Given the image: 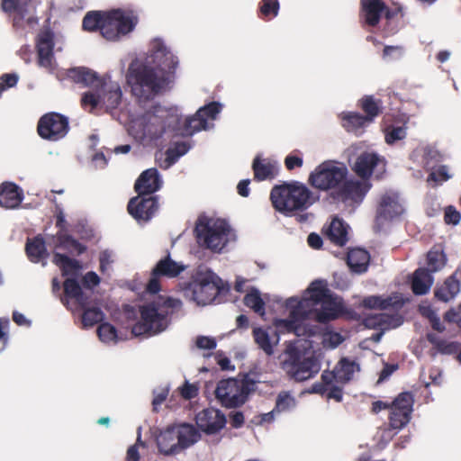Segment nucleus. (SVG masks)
<instances>
[{"mask_svg": "<svg viewBox=\"0 0 461 461\" xmlns=\"http://www.w3.org/2000/svg\"><path fill=\"white\" fill-rule=\"evenodd\" d=\"M179 123L178 111L159 104L148 109L130 113L128 132L136 140L150 144L172 137Z\"/></svg>", "mask_w": 461, "mask_h": 461, "instance_id": "1", "label": "nucleus"}, {"mask_svg": "<svg viewBox=\"0 0 461 461\" xmlns=\"http://www.w3.org/2000/svg\"><path fill=\"white\" fill-rule=\"evenodd\" d=\"M68 76L77 83H81L91 89L82 95L83 107L89 112L97 107L116 108L121 103L122 93L118 82L105 75L99 77L95 71L77 68L68 70Z\"/></svg>", "mask_w": 461, "mask_h": 461, "instance_id": "2", "label": "nucleus"}, {"mask_svg": "<svg viewBox=\"0 0 461 461\" xmlns=\"http://www.w3.org/2000/svg\"><path fill=\"white\" fill-rule=\"evenodd\" d=\"M126 80L133 96L140 103H145L160 94L167 86L164 73L156 68L134 59L129 66Z\"/></svg>", "mask_w": 461, "mask_h": 461, "instance_id": "3", "label": "nucleus"}, {"mask_svg": "<svg viewBox=\"0 0 461 461\" xmlns=\"http://www.w3.org/2000/svg\"><path fill=\"white\" fill-rule=\"evenodd\" d=\"M180 304L181 302L177 299L158 296L156 300L141 305L140 320L132 326V335L149 337L163 331L167 328V310Z\"/></svg>", "mask_w": 461, "mask_h": 461, "instance_id": "4", "label": "nucleus"}, {"mask_svg": "<svg viewBox=\"0 0 461 461\" xmlns=\"http://www.w3.org/2000/svg\"><path fill=\"white\" fill-rule=\"evenodd\" d=\"M270 199L274 208L284 214L305 210L316 201V197L308 187L299 182L273 187Z\"/></svg>", "mask_w": 461, "mask_h": 461, "instance_id": "5", "label": "nucleus"}, {"mask_svg": "<svg viewBox=\"0 0 461 461\" xmlns=\"http://www.w3.org/2000/svg\"><path fill=\"white\" fill-rule=\"evenodd\" d=\"M294 303L298 306H302V310H305L309 316L312 312V308L321 304V309L315 313L316 321L321 323H327L338 317L333 295L327 287L326 283L321 280L312 282L306 290L305 296L299 301L295 299Z\"/></svg>", "mask_w": 461, "mask_h": 461, "instance_id": "6", "label": "nucleus"}, {"mask_svg": "<svg viewBox=\"0 0 461 461\" xmlns=\"http://www.w3.org/2000/svg\"><path fill=\"white\" fill-rule=\"evenodd\" d=\"M221 278L212 270L200 266L192 275L191 280L183 284L185 296L198 305L214 302L220 293Z\"/></svg>", "mask_w": 461, "mask_h": 461, "instance_id": "7", "label": "nucleus"}, {"mask_svg": "<svg viewBox=\"0 0 461 461\" xmlns=\"http://www.w3.org/2000/svg\"><path fill=\"white\" fill-rule=\"evenodd\" d=\"M285 358L281 362L282 369L296 382H303L316 375L321 365L314 356H306L295 342H289L284 351Z\"/></svg>", "mask_w": 461, "mask_h": 461, "instance_id": "8", "label": "nucleus"}, {"mask_svg": "<svg viewBox=\"0 0 461 461\" xmlns=\"http://www.w3.org/2000/svg\"><path fill=\"white\" fill-rule=\"evenodd\" d=\"M256 388V381L249 375H240L237 378L219 381L215 397L225 408H238L248 401L249 394L254 393Z\"/></svg>", "mask_w": 461, "mask_h": 461, "instance_id": "9", "label": "nucleus"}, {"mask_svg": "<svg viewBox=\"0 0 461 461\" xmlns=\"http://www.w3.org/2000/svg\"><path fill=\"white\" fill-rule=\"evenodd\" d=\"M138 18L132 11L114 9L104 12L101 34L108 41H118L132 32Z\"/></svg>", "mask_w": 461, "mask_h": 461, "instance_id": "10", "label": "nucleus"}, {"mask_svg": "<svg viewBox=\"0 0 461 461\" xmlns=\"http://www.w3.org/2000/svg\"><path fill=\"white\" fill-rule=\"evenodd\" d=\"M347 173V167L342 165L324 162L311 174L310 181L313 186L322 190L332 189L338 195Z\"/></svg>", "mask_w": 461, "mask_h": 461, "instance_id": "11", "label": "nucleus"}, {"mask_svg": "<svg viewBox=\"0 0 461 461\" xmlns=\"http://www.w3.org/2000/svg\"><path fill=\"white\" fill-rule=\"evenodd\" d=\"M295 302V298H290L287 300L286 305L291 308L289 316L287 319H280L276 321V325L277 328L286 330L287 332H293L296 336H306L312 337L315 335V327L308 326L304 321L309 318L305 310H302V306H298Z\"/></svg>", "mask_w": 461, "mask_h": 461, "instance_id": "12", "label": "nucleus"}, {"mask_svg": "<svg viewBox=\"0 0 461 461\" xmlns=\"http://www.w3.org/2000/svg\"><path fill=\"white\" fill-rule=\"evenodd\" d=\"M141 61L156 68L164 75L173 72L178 63L177 58L166 46L164 41L158 38L150 41L149 54Z\"/></svg>", "mask_w": 461, "mask_h": 461, "instance_id": "13", "label": "nucleus"}, {"mask_svg": "<svg viewBox=\"0 0 461 461\" xmlns=\"http://www.w3.org/2000/svg\"><path fill=\"white\" fill-rule=\"evenodd\" d=\"M404 211L403 201L400 195L395 192H386L381 197L375 222L379 228L389 227L390 222L399 219Z\"/></svg>", "mask_w": 461, "mask_h": 461, "instance_id": "14", "label": "nucleus"}, {"mask_svg": "<svg viewBox=\"0 0 461 461\" xmlns=\"http://www.w3.org/2000/svg\"><path fill=\"white\" fill-rule=\"evenodd\" d=\"M413 403V395L410 392L399 393L398 396L391 402L388 417L391 429L400 430L410 422Z\"/></svg>", "mask_w": 461, "mask_h": 461, "instance_id": "15", "label": "nucleus"}, {"mask_svg": "<svg viewBox=\"0 0 461 461\" xmlns=\"http://www.w3.org/2000/svg\"><path fill=\"white\" fill-rule=\"evenodd\" d=\"M221 109V105L215 102L200 108L194 116L186 118L182 130L176 127V134L193 135L199 131L208 130L212 125L210 121L216 118Z\"/></svg>", "mask_w": 461, "mask_h": 461, "instance_id": "16", "label": "nucleus"}, {"mask_svg": "<svg viewBox=\"0 0 461 461\" xmlns=\"http://www.w3.org/2000/svg\"><path fill=\"white\" fill-rule=\"evenodd\" d=\"M68 131V118L57 113L43 115L38 123L40 136L50 140H58L65 137Z\"/></svg>", "mask_w": 461, "mask_h": 461, "instance_id": "17", "label": "nucleus"}, {"mask_svg": "<svg viewBox=\"0 0 461 461\" xmlns=\"http://www.w3.org/2000/svg\"><path fill=\"white\" fill-rule=\"evenodd\" d=\"M158 208L156 197L143 198L140 194L131 198L128 203L129 213L139 222L149 221Z\"/></svg>", "mask_w": 461, "mask_h": 461, "instance_id": "18", "label": "nucleus"}, {"mask_svg": "<svg viewBox=\"0 0 461 461\" xmlns=\"http://www.w3.org/2000/svg\"><path fill=\"white\" fill-rule=\"evenodd\" d=\"M195 422L202 431L214 434L225 426L226 418L219 410L208 408L196 414Z\"/></svg>", "mask_w": 461, "mask_h": 461, "instance_id": "19", "label": "nucleus"}, {"mask_svg": "<svg viewBox=\"0 0 461 461\" xmlns=\"http://www.w3.org/2000/svg\"><path fill=\"white\" fill-rule=\"evenodd\" d=\"M354 169L359 176L366 179L372 173L382 174L385 170V160L376 153L366 152L357 158Z\"/></svg>", "mask_w": 461, "mask_h": 461, "instance_id": "20", "label": "nucleus"}, {"mask_svg": "<svg viewBox=\"0 0 461 461\" xmlns=\"http://www.w3.org/2000/svg\"><path fill=\"white\" fill-rule=\"evenodd\" d=\"M53 34L50 31H43L38 36V63L39 66L53 72L55 61L53 58Z\"/></svg>", "mask_w": 461, "mask_h": 461, "instance_id": "21", "label": "nucleus"}, {"mask_svg": "<svg viewBox=\"0 0 461 461\" xmlns=\"http://www.w3.org/2000/svg\"><path fill=\"white\" fill-rule=\"evenodd\" d=\"M362 304L366 309L375 310H393L399 312L405 304V300L400 294H393L387 297L380 295H370L365 297L362 301Z\"/></svg>", "mask_w": 461, "mask_h": 461, "instance_id": "22", "label": "nucleus"}, {"mask_svg": "<svg viewBox=\"0 0 461 461\" xmlns=\"http://www.w3.org/2000/svg\"><path fill=\"white\" fill-rule=\"evenodd\" d=\"M369 188L370 185L366 178L354 180L345 177L337 196L343 201L360 202Z\"/></svg>", "mask_w": 461, "mask_h": 461, "instance_id": "23", "label": "nucleus"}, {"mask_svg": "<svg viewBox=\"0 0 461 461\" xmlns=\"http://www.w3.org/2000/svg\"><path fill=\"white\" fill-rule=\"evenodd\" d=\"M403 318L397 312L393 314L376 313L367 315L364 319V324L369 329L386 330L402 325Z\"/></svg>", "mask_w": 461, "mask_h": 461, "instance_id": "24", "label": "nucleus"}, {"mask_svg": "<svg viewBox=\"0 0 461 461\" xmlns=\"http://www.w3.org/2000/svg\"><path fill=\"white\" fill-rule=\"evenodd\" d=\"M23 200V192L21 187L12 182H5L0 185L1 207L13 210L19 207Z\"/></svg>", "mask_w": 461, "mask_h": 461, "instance_id": "25", "label": "nucleus"}, {"mask_svg": "<svg viewBox=\"0 0 461 461\" xmlns=\"http://www.w3.org/2000/svg\"><path fill=\"white\" fill-rule=\"evenodd\" d=\"M361 5L365 21L368 25H376L384 13L388 19L393 16V13L386 9L382 0H361Z\"/></svg>", "mask_w": 461, "mask_h": 461, "instance_id": "26", "label": "nucleus"}, {"mask_svg": "<svg viewBox=\"0 0 461 461\" xmlns=\"http://www.w3.org/2000/svg\"><path fill=\"white\" fill-rule=\"evenodd\" d=\"M162 185L158 170L149 168L145 170L135 183V190L140 195L153 194Z\"/></svg>", "mask_w": 461, "mask_h": 461, "instance_id": "27", "label": "nucleus"}, {"mask_svg": "<svg viewBox=\"0 0 461 461\" xmlns=\"http://www.w3.org/2000/svg\"><path fill=\"white\" fill-rule=\"evenodd\" d=\"M156 442L158 451L165 456L180 453L174 426H168L166 429L160 431L157 436Z\"/></svg>", "mask_w": 461, "mask_h": 461, "instance_id": "28", "label": "nucleus"}, {"mask_svg": "<svg viewBox=\"0 0 461 461\" xmlns=\"http://www.w3.org/2000/svg\"><path fill=\"white\" fill-rule=\"evenodd\" d=\"M460 292L458 272H454L444 283L434 291L435 297L441 302L447 303L453 300Z\"/></svg>", "mask_w": 461, "mask_h": 461, "instance_id": "29", "label": "nucleus"}, {"mask_svg": "<svg viewBox=\"0 0 461 461\" xmlns=\"http://www.w3.org/2000/svg\"><path fill=\"white\" fill-rule=\"evenodd\" d=\"M174 428L180 452L196 443L201 437L198 430L192 424L182 423L174 425Z\"/></svg>", "mask_w": 461, "mask_h": 461, "instance_id": "30", "label": "nucleus"}, {"mask_svg": "<svg viewBox=\"0 0 461 461\" xmlns=\"http://www.w3.org/2000/svg\"><path fill=\"white\" fill-rule=\"evenodd\" d=\"M369 262L370 255L364 249H351L347 254V264L355 273H365L368 268Z\"/></svg>", "mask_w": 461, "mask_h": 461, "instance_id": "31", "label": "nucleus"}, {"mask_svg": "<svg viewBox=\"0 0 461 461\" xmlns=\"http://www.w3.org/2000/svg\"><path fill=\"white\" fill-rule=\"evenodd\" d=\"M194 230H230V225L225 219L201 213L194 222Z\"/></svg>", "mask_w": 461, "mask_h": 461, "instance_id": "32", "label": "nucleus"}, {"mask_svg": "<svg viewBox=\"0 0 461 461\" xmlns=\"http://www.w3.org/2000/svg\"><path fill=\"white\" fill-rule=\"evenodd\" d=\"M185 269V266L174 261L169 255L160 259L152 269L153 276L176 277Z\"/></svg>", "mask_w": 461, "mask_h": 461, "instance_id": "33", "label": "nucleus"}, {"mask_svg": "<svg viewBox=\"0 0 461 461\" xmlns=\"http://www.w3.org/2000/svg\"><path fill=\"white\" fill-rule=\"evenodd\" d=\"M433 281V276L429 269L424 267L416 269L411 282L413 294L416 295L426 294L429 291Z\"/></svg>", "mask_w": 461, "mask_h": 461, "instance_id": "34", "label": "nucleus"}, {"mask_svg": "<svg viewBox=\"0 0 461 461\" xmlns=\"http://www.w3.org/2000/svg\"><path fill=\"white\" fill-rule=\"evenodd\" d=\"M25 251L29 259L38 263L47 257V249L43 237L39 234L33 239H28L25 245Z\"/></svg>", "mask_w": 461, "mask_h": 461, "instance_id": "35", "label": "nucleus"}, {"mask_svg": "<svg viewBox=\"0 0 461 461\" xmlns=\"http://www.w3.org/2000/svg\"><path fill=\"white\" fill-rule=\"evenodd\" d=\"M230 232H196V239H203L206 248L214 252H220L228 243Z\"/></svg>", "mask_w": 461, "mask_h": 461, "instance_id": "36", "label": "nucleus"}, {"mask_svg": "<svg viewBox=\"0 0 461 461\" xmlns=\"http://www.w3.org/2000/svg\"><path fill=\"white\" fill-rule=\"evenodd\" d=\"M65 296L74 299L79 308L88 304V297L83 293L81 286L75 278H67L63 283Z\"/></svg>", "mask_w": 461, "mask_h": 461, "instance_id": "37", "label": "nucleus"}, {"mask_svg": "<svg viewBox=\"0 0 461 461\" xmlns=\"http://www.w3.org/2000/svg\"><path fill=\"white\" fill-rule=\"evenodd\" d=\"M253 170L255 177L259 180H267L274 178L277 173V163L268 160H260L257 157L253 161Z\"/></svg>", "mask_w": 461, "mask_h": 461, "instance_id": "38", "label": "nucleus"}, {"mask_svg": "<svg viewBox=\"0 0 461 461\" xmlns=\"http://www.w3.org/2000/svg\"><path fill=\"white\" fill-rule=\"evenodd\" d=\"M29 2L30 0H3L2 7L5 12L14 14V23L18 25L26 16Z\"/></svg>", "mask_w": 461, "mask_h": 461, "instance_id": "39", "label": "nucleus"}, {"mask_svg": "<svg viewBox=\"0 0 461 461\" xmlns=\"http://www.w3.org/2000/svg\"><path fill=\"white\" fill-rule=\"evenodd\" d=\"M53 262L59 267L63 276L76 274L81 268L79 261L61 253H54Z\"/></svg>", "mask_w": 461, "mask_h": 461, "instance_id": "40", "label": "nucleus"}, {"mask_svg": "<svg viewBox=\"0 0 461 461\" xmlns=\"http://www.w3.org/2000/svg\"><path fill=\"white\" fill-rule=\"evenodd\" d=\"M355 362L348 358H342L334 368L338 382L345 384L350 381L355 372Z\"/></svg>", "mask_w": 461, "mask_h": 461, "instance_id": "41", "label": "nucleus"}, {"mask_svg": "<svg viewBox=\"0 0 461 461\" xmlns=\"http://www.w3.org/2000/svg\"><path fill=\"white\" fill-rule=\"evenodd\" d=\"M243 302L247 307L252 309L256 313L261 316L265 314V303L258 290L256 288H252L251 291L245 295Z\"/></svg>", "mask_w": 461, "mask_h": 461, "instance_id": "42", "label": "nucleus"}, {"mask_svg": "<svg viewBox=\"0 0 461 461\" xmlns=\"http://www.w3.org/2000/svg\"><path fill=\"white\" fill-rule=\"evenodd\" d=\"M342 119L344 121L343 126L347 129L348 131H356L370 123L366 116L357 113H344Z\"/></svg>", "mask_w": 461, "mask_h": 461, "instance_id": "43", "label": "nucleus"}, {"mask_svg": "<svg viewBox=\"0 0 461 461\" xmlns=\"http://www.w3.org/2000/svg\"><path fill=\"white\" fill-rule=\"evenodd\" d=\"M384 141L388 145H393L404 140L407 136V127L389 125L384 129Z\"/></svg>", "mask_w": 461, "mask_h": 461, "instance_id": "44", "label": "nucleus"}, {"mask_svg": "<svg viewBox=\"0 0 461 461\" xmlns=\"http://www.w3.org/2000/svg\"><path fill=\"white\" fill-rule=\"evenodd\" d=\"M190 146L186 142H177L169 148L166 152L165 167L167 168L177 161V159L187 153Z\"/></svg>", "mask_w": 461, "mask_h": 461, "instance_id": "45", "label": "nucleus"}, {"mask_svg": "<svg viewBox=\"0 0 461 461\" xmlns=\"http://www.w3.org/2000/svg\"><path fill=\"white\" fill-rule=\"evenodd\" d=\"M83 310L82 314V324L84 327H93L99 323L104 319V312L98 307H87L80 308Z\"/></svg>", "mask_w": 461, "mask_h": 461, "instance_id": "46", "label": "nucleus"}, {"mask_svg": "<svg viewBox=\"0 0 461 461\" xmlns=\"http://www.w3.org/2000/svg\"><path fill=\"white\" fill-rule=\"evenodd\" d=\"M58 247L68 250L76 251L77 255L83 254L86 250V247L69 235L58 236Z\"/></svg>", "mask_w": 461, "mask_h": 461, "instance_id": "47", "label": "nucleus"}, {"mask_svg": "<svg viewBox=\"0 0 461 461\" xmlns=\"http://www.w3.org/2000/svg\"><path fill=\"white\" fill-rule=\"evenodd\" d=\"M253 337L258 348H261L267 356H271L274 353L269 335L265 330L262 328H255L253 330Z\"/></svg>", "mask_w": 461, "mask_h": 461, "instance_id": "48", "label": "nucleus"}, {"mask_svg": "<svg viewBox=\"0 0 461 461\" xmlns=\"http://www.w3.org/2000/svg\"><path fill=\"white\" fill-rule=\"evenodd\" d=\"M104 12L93 11L86 14L83 19V28L86 31H95L99 29L101 31V23H103V18Z\"/></svg>", "mask_w": 461, "mask_h": 461, "instance_id": "49", "label": "nucleus"}, {"mask_svg": "<svg viewBox=\"0 0 461 461\" xmlns=\"http://www.w3.org/2000/svg\"><path fill=\"white\" fill-rule=\"evenodd\" d=\"M97 335L104 343L117 342V330L109 322H103L98 326Z\"/></svg>", "mask_w": 461, "mask_h": 461, "instance_id": "50", "label": "nucleus"}, {"mask_svg": "<svg viewBox=\"0 0 461 461\" xmlns=\"http://www.w3.org/2000/svg\"><path fill=\"white\" fill-rule=\"evenodd\" d=\"M361 107L366 113V119L372 122L374 118L378 115L380 106L378 103L372 96H366L361 100Z\"/></svg>", "mask_w": 461, "mask_h": 461, "instance_id": "51", "label": "nucleus"}, {"mask_svg": "<svg viewBox=\"0 0 461 461\" xmlns=\"http://www.w3.org/2000/svg\"><path fill=\"white\" fill-rule=\"evenodd\" d=\"M429 271L431 273L440 270L444 265V255L438 251L430 250L427 255Z\"/></svg>", "mask_w": 461, "mask_h": 461, "instance_id": "52", "label": "nucleus"}, {"mask_svg": "<svg viewBox=\"0 0 461 461\" xmlns=\"http://www.w3.org/2000/svg\"><path fill=\"white\" fill-rule=\"evenodd\" d=\"M450 178L451 175L448 173V168L446 166H440L429 174L428 182L441 184Z\"/></svg>", "mask_w": 461, "mask_h": 461, "instance_id": "53", "label": "nucleus"}, {"mask_svg": "<svg viewBox=\"0 0 461 461\" xmlns=\"http://www.w3.org/2000/svg\"><path fill=\"white\" fill-rule=\"evenodd\" d=\"M294 403V398L288 392H281L276 398V409L278 411L288 410Z\"/></svg>", "mask_w": 461, "mask_h": 461, "instance_id": "54", "label": "nucleus"}, {"mask_svg": "<svg viewBox=\"0 0 461 461\" xmlns=\"http://www.w3.org/2000/svg\"><path fill=\"white\" fill-rule=\"evenodd\" d=\"M350 228V225L341 217L334 215L322 230H348Z\"/></svg>", "mask_w": 461, "mask_h": 461, "instance_id": "55", "label": "nucleus"}, {"mask_svg": "<svg viewBox=\"0 0 461 461\" xmlns=\"http://www.w3.org/2000/svg\"><path fill=\"white\" fill-rule=\"evenodd\" d=\"M328 240H330L332 244L343 247L348 241V232H323Z\"/></svg>", "mask_w": 461, "mask_h": 461, "instance_id": "56", "label": "nucleus"}, {"mask_svg": "<svg viewBox=\"0 0 461 461\" xmlns=\"http://www.w3.org/2000/svg\"><path fill=\"white\" fill-rule=\"evenodd\" d=\"M181 396L185 400H191L198 395L199 388L195 384H190L187 381L179 388Z\"/></svg>", "mask_w": 461, "mask_h": 461, "instance_id": "57", "label": "nucleus"}, {"mask_svg": "<svg viewBox=\"0 0 461 461\" xmlns=\"http://www.w3.org/2000/svg\"><path fill=\"white\" fill-rule=\"evenodd\" d=\"M260 9L264 15L273 14L276 16L278 13L279 3L277 0H263Z\"/></svg>", "mask_w": 461, "mask_h": 461, "instance_id": "58", "label": "nucleus"}, {"mask_svg": "<svg viewBox=\"0 0 461 461\" xmlns=\"http://www.w3.org/2000/svg\"><path fill=\"white\" fill-rule=\"evenodd\" d=\"M461 220V214L452 206L446 208L445 221L448 224L456 225Z\"/></svg>", "mask_w": 461, "mask_h": 461, "instance_id": "59", "label": "nucleus"}, {"mask_svg": "<svg viewBox=\"0 0 461 461\" xmlns=\"http://www.w3.org/2000/svg\"><path fill=\"white\" fill-rule=\"evenodd\" d=\"M196 346L203 349H214L217 344L212 338L199 336L196 339Z\"/></svg>", "mask_w": 461, "mask_h": 461, "instance_id": "60", "label": "nucleus"}, {"mask_svg": "<svg viewBox=\"0 0 461 461\" xmlns=\"http://www.w3.org/2000/svg\"><path fill=\"white\" fill-rule=\"evenodd\" d=\"M100 284V277L95 272H87L83 277V285L86 288L96 286Z\"/></svg>", "mask_w": 461, "mask_h": 461, "instance_id": "61", "label": "nucleus"}, {"mask_svg": "<svg viewBox=\"0 0 461 461\" xmlns=\"http://www.w3.org/2000/svg\"><path fill=\"white\" fill-rule=\"evenodd\" d=\"M168 393L169 390L167 388H163L158 392L154 393V398L152 400L154 411H157L158 407L160 406L166 401Z\"/></svg>", "mask_w": 461, "mask_h": 461, "instance_id": "62", "label": "nucleus"}, {"mask_svg": "<svg viewBox=\"0 0 461 461\" xmlns=\"http://www.w3.org/2000/svg\"><path fill=\"white\" fill-rule=\"evenodd\" d=\"M159 277V276H153V274L151 273V277L146 286V291L149 294H156L160 291L161 285Z\"/></svg>", "mask_w": 461, "mask_h": 461, "instance_id": "63", "label": "nucleus"}, {"mask_svg": "<svg viewBox=\"0 0 461 461\" xmlns=\"http://www.w3.org/2000/svg\"><path fill=\"white\" fill-rule=\"evenodd\" d=\"M99 262L100 272L102 274H104L107 271L109 265L113 262L111 258V253L107 250L102 251L99 256Z\"/></svg>", "mask_w": 461, "mask_h": 461, "instance_id": "64", "label": "nucleus"}]
</instances>
